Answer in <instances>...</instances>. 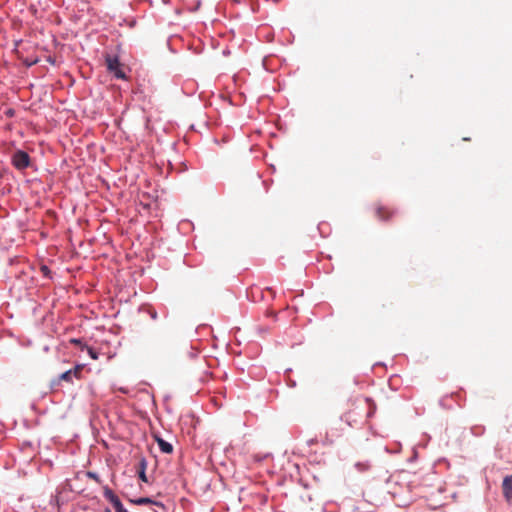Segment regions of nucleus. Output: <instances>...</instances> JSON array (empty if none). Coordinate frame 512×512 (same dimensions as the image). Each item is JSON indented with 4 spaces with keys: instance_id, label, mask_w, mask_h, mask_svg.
<instances>
[{
    "instance_id": "nucleus-6",
    "label": "nucleus",
    "mask_w": 512,
    "mask_h": 512,
    "mask_svg": "<svg viewBox=\"0 0 512 512\" xmlns=\"http://www.w3.org/2000/svg\"><path fill=\"white\" fill-rule=\"evenodd\" d=\"M503 494L507 499L512 498V476L504 478L502 483Z\"/></svg>"
},
{
    "instance_id": "nucleus-3",
    "label": "nucleus",
    "mask_w": 512,
    "mask_h": 512,
    "mask_svg": "<svg viewBox=\"0 0 512 512\" xmlns=\"http://www.w3.org/2000/svg\"><path fill=\"white\" fill-rule=\"evenodd\" d=\"M12 163L15 168L24 170L30 165V157L25 151L18 150L12 156Z\"/></svg>"
},
{
    "instance_id": "nucleus-12",
    "label": "nucleus",
    "mask_w": 512,
    "mask_h": 512,
    "mask_svg": "<svg viewBox=\"0 0 512 512\" xmlns=\"http://www.w3.org/2000/svg\"><path fill=\"white\" fill-rule=\"evenodd\" d=\"M87 352H88L89 356H90L92 359H94V360H97V359H98V354H97V352H96L93 348H91V347H87Z\"/></svg>"
},
{
    "instance_id": "nucleus-8",
    "label": "nucleus",
    "mask_w": 512,
    "mask_h": 512,
    "mask_svg": "<svg viewBox=\"0 0 512 512\" xmlns=\"http://www.w3.org/2000/svg\"><path fill=\"white\" fill-rule=\"evenodd\" d=\"M146 467H147V462L144 458H142L140 461H139V464H138V474H139V478L147 483L148 482V479L146 477V473H145V470H146Z\"/></svg>"
},
{
    "instance_id": "nucleus-15",
    "label": "nucleus",
    "mask_w": 512,
    "mask_h": 512,
    "mask_svg": "<svg viewBox=\"0 0 512 512\" xmlns=\"http://www.w3.org/2000/svg\"><path fill=\"white\" fill-rule=\"evenodd\" d=\"M88 476L95 479L96 481L98 480V476L95 473L89 472Z\"/></svg>"
},
{
    "instance_id": "nucleus-9",
    "label": "nucleus",
    "mask_w": 512,
    "mask_h": 512,
    "mask_svg": "<svg viewBox=\"0 0 512 512\" xmlns=\"http://www.w3.org/2000/svg\"><path fill=\"white\" fill-rule=\"evenodd\" d=\"M104 496L113 506L120 501L118 496L108 487L104 488Z\"/></svg>"
},
{
    "instance_id": "nucleus-16",
    "label": "nucleus",
    "mask_w": 512,
    "mask_h": 512,
    "mask_svg": "<svg viewBox=\"0 0 512 512\" xmlns=\"http://www.w3.org/2000/svg\"><path fill=\"white\" fill-rule=\"evenodd\" d=\"M42 271H43V273H44L45 275H47V274L49 273V269H48V267H46V266H43V267H42Z\"/></svg>"
},
{
    "instance_id": "nucleus-7",
    "label": "nucleus",
    "mask_w": 512,
    "mask_h": 512,
    "mask_svg": "<svg viewBox=\"0 0 512 512\" xmlns=\"http://www.w3.org/2000/svg\"><path fill=\"white\" fill-rule=\"evenodd\" d=\"M157 443H158V446L160 448V450L163 452V453H171L173 451V446L166 442L165 440H163L162 438L160 437H155Z\"/></svg>"
},
{
    "instance_id": "nucleus-2",
    "label": "nucleus",
    "mask_w": 512,
    "mask_h": 512,
    "mask_svg": "<svg viewBox=\"0 0 512 512\" xmlns=\"http://www.w3.org/2000/svg\"><path fill=\"white\" fill-rule=\"evenodd\" d=\"M107 70L118 79H125L126 75L123 71V65L120 63L118 57L107 55L105 58Z\"/></svg>"
},
{
    "instance_id": "nucleus-4",
    "label": "nucleus",
    "mask_w": 512,
    "mask_h": 512,
    "mask_svg": "<svg viewBox=\"0 0 512 512\" xmlns=\"http://www.w3.org/2000/svg\"><path fill=\"white\" fill-rule=\"evenodd\" d=\"M375 214L379 220L388 221L394 215V210L384 205H378Z\"/></svg>"
},
{
    "instance_id": "nucleus-1",
    "label": "nucleus",
    "mask_w": 512,
    "mask_h": 512,
    "mask_svg": "<svg viewBox=\"0 0 512 512\" xmlns=\"http://www.w3.org/2000/svg\"><path fill=\"white\" fill-rule=\"evenodd\" d=\"M348 404L350 407L344 413L343 417L349 425H352V422H356L357 418L371 417L376 410L374 402L367 397L357 396L350 399Z\"/></svg>"
},
{
    "instance_id": "nucleus-14",
    "label": "nucleus",
    "mask_w": 512,
    "mask_h": 512,
    "mask_svg": "<svg viewBox=\"0 0 512 512\" xmlns=\"http://www.w3.org/2000/svg\"><path fill=\"white\" fill-rule=\"evenodd\" d=\"M117 390L123 394H127L129 392V390L125 387H119V388H117Z\"/></svg>"
},
{
    "instance_id": "nucleus-10",
    "label": "nucleus",
    "mask_w": 512,
    "mask_h": 512,
    "mask_svg": "<svg viewBox=\"0 0 512 512\" xmlns=\"http://www.w3.org/2000/svg\"><path fill=\"white\" fill-rule=\"evenodd\" d=\"M134 503L137 505H144V504H150V503H154V502L150 498L143 497V498H139V499L135 500Z\"/></svg>"
},
{
    "instance_id": "nucleus-5",
    "label": "nucleus",
    "mask_w": 512,
    "mask_h": 512,
    "mask_svg": "<svg viewBox=\"0 0 512 512\" xmlns=\"http://www.w3.org/2000/svg\"><path fill=\"white\" fill-rule=\"evenodd\" d=\"M81 371H82V366L78 365L75 368L62 373L59 378L62 381L71 382L73 376L76 378L80 377Z\"/></svg>"
},
{
    "instance_id": "nucleus-13",
    "label": "nucleus",
    "mask_w": 512,
    "mask_h": 512,
    "mask_svg": "<svg viewBox=\"0 0 512 512\" xmlns=\"http://www.w3.org/2000/svg\"><path fill=\"white\" fill-rule=\"evenodd\" d=\"M70 343L74 344V345H80L81 344V340L73 338V339L70 340Z\"/></svg>"
},
{
    "instance_id": "nucleus-11",
    "label": "nucleus",
    "mask_w": 512,
    "mask_h": 512,
    "mask_svg": "<svg viewBox=\"0 0 512 512\" xmlns=\"http://www.w3.org/2000/svg\"><path fill=\"white\" fill-rule=\"evenodd\" d=\"M113 507H114V509H115V511H116V512H128V511L124 508V506H123V504L121 503V501L117 502Z\"/></svg>"
}]
</instances>
